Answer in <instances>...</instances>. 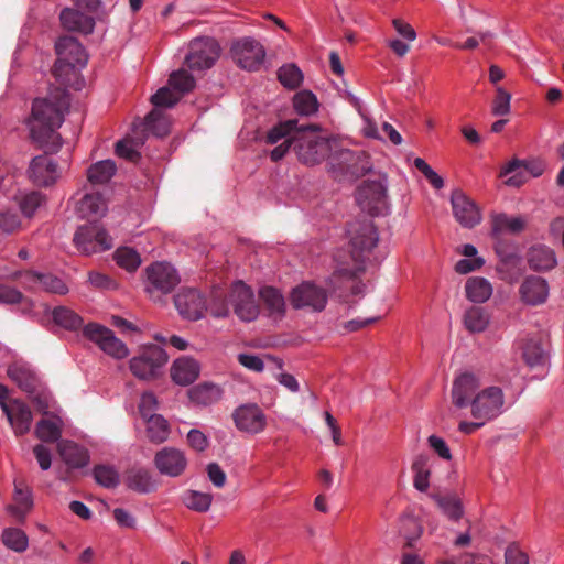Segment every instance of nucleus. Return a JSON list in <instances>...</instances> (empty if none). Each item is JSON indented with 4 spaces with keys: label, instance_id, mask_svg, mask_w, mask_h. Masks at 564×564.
Segmentation results:
<instances>
[{
    "label": "nucleus",
    "instance_id": "obj_34",
    "mask_svg": "<svg viewBox=\"0 0 564 564\" xmlns=\"http://www.w3.org/2000/svg\"><path fill=\"white\" fill-rule=\"evenodd\" d=\"M127 486L134 491L148 494L158 488V482L148 469L134 468L127 475Z\"/></svg>",
    "mask_w": 564,
    "mask_h": 564
},
{
    "label": "nucleus",
    "instance_id": "obj_32",
    "mask_svg": "<svg viewBox=\"0 0 564 564\" xmlns=\"http://www.w3.org/2000/svg\"><path fill=\"white\" fill-rule=\"evenodd\" d=\"M28 281L39 284L45 292L64 295L68 292L65 282L52 273H39L35 271H26Z\"/></svg>",
    "mask_w": 564,
    "mask_h": 564
},
{
    "label": "nucleus",
    "instance_id": "obj_22",
    "mask_svg": "<svg viewBox=\"0 0 564 564\" xmlns=\"http://www.w3.org/2000/svg\"><path fill=\"white\" fill-rule=\"evenodd\" d=\"M479 381L473 373L466 372L457 377L452 388V402L458 409L471 405L474 397L478 393Z\"/></svg>",
    "mask_w": 564,
    "mask_h": 564
},
{
    "label": "nucleus",
    "instance_id": "obj_4",
    "mask_svg": "<svg viewBox=\"0 0 564 564\" xmlns=\"http://www.w3.org/2000/svg\"><path fill=\"white\" fill-rule=\"evenodd\" d=\"M55 51L57 61L53 67V75L61 85L73 86L78 75L76 66H85L88 56L77 39L69 35L61 36L57 40Z\"/></svg>",
    "mask_w": 564,
    "mask_h": 564
},
{
    "label": "nucleus",
    "instance_id": "obj_7",
    "mask_svg": "<svg viewBox=\"0 0 564 564\" xmlns=\"http://www.w3.org/2000/svg\"><path fill=\"white\" fill-rule=\"evenodd\" d=\"M505 393L500 387H487L479 390L470 405L471 416L475 420L488 422L503 412Z\"/></svg>",
    "mask_w": 564,
    "mask_h": 564
},
{
    "label": "nucleus",
    "instance_id": "obj_59",
    "mask_svg": "<svg viewBox=\"0 0 564 564\" xmlns=\"http://www.w3.org/2000/svg\"><path fill=\"white\" fill-rule=\"evenodd\" d=\"M180 100V96H176L170 88H160L152 97L151 101L155 107H173Z\"/></svg>",
    "mask_w": 564,
    "mask_h": 564
},
{
    "label": "nucleus",
    "instance_id": "obj_56",
    "mask_svg": "<svg viewBox=\"0 0 564 564\" xmlns=\"http://www.w3.org/2000/svg\"><path fill=\"white\" fill-rule=\"evenodd\" d=\"M143 142L134 141L133 139H123L116 143V153L118 156L123 158L130 162H137L140 159V153L137 148Z\"/></svg>",
    "mask_w": 564,
    "mask_h": 564
},
{
    "label": "nucleus",
    "instance_id": "obj_5",
    "mask_svg": "<svg viewBox=\"0 0 564 564\" xmlns=\"http://www.w3.org/2000/svg\"><path fill=\"white\" fill-rule=\"evenodd\" d=\"M328 164L335 178L349 182L362 177L372 167L367 153L343 148L336 139L328 156Z\"/></svg>",
    "mask_w": 564,
    "mask_h": 564
},
{
    "label": "nucleus",
    "instance_id": "obj_36",
    "mask_svg": "<svg viewBox=\"0 0 564 564\" xmlns=\"http://www.w3.org/2000/svg\"><path fill=\"white\" fill-rule=\"evenodd\" d=\"M468 300L474 303H485L492 294V286L488 280L480 276L469 278L465 284Z\"/></svg>",
    "mask_w": 564,
    "mask_h": 564
},
{
    "label": "nucleus",
    "instance_id": "obj_19",
    "mask_svg": "<svg viewBox=\"0 0 564 564\" xmlns=\"http://www.w3.org/2000/svg\"><path fill=\"white\" fill-rule=\"evenodd\" d=\"M358 199L366 202L364 208L373 216L383 214L388 207L387 188L380 181L366 182L358 192Z\"/></svg>",
    "mask_w": 564,
    "mask_h": 564
},
{
    "label": "nucleus",
    "instance_id": "obj_23",
    "mask_svg": "<svg viewBox=\"0 0 564 564\" xmlns=\"http://www.w3.org/2000/svg\"><path fill=\"white\" fill-rule=\"evenodd\" d=\"M17 436L26 434L31 429L33 414L31 409L22 401L14 399L3 411Z\"/></svg>",
    "mask_w": 564,
    "mask_h": 564
},
{
    "label": "nucleus",
    "instance_id": "obj_17",
    "mask_svg": "<svg viewBox=\"0 0 564 564\" xmlns=\"http://www.w3.org/2000/svg\"><path fill=\"white\" fill-rule=\"evenodd\" d=\"M156 469L165 476L178 477L187 467V458L183 451L175 447H163L154 456Z\"/></svg>",
    "mask_w": 564,
    "mask_h": 564
},
{
    "label": "nucleus",
    "instance_id": "obj_12",
    "mask_svg": "<svg viewBox=\"0 0 564 564\" xmlns=\"http://www.w3.org/2000/svg\"><path fill=\"white\" fill-rule=\"evenodd\" d=\"M83 334L96 343L102 351L117 359H122L129 354L127 346L115 336L111 329L105 326L96 323L87 324L83 328Z\"/></svg>",
    "mask_w": 564,
    "mask_h": 564
},
{
    "label": "nucleus",
    "instance_id": "obj_10",
    "mask_svg": "<svg viewBox=\"0 0 564 564\" xmlns=\"http://www.w3.org/2000/svg\"><path fill=\"white\" fill-rule=\"evenodd\" d=\"M219 57L217 42L209 37L195 39L189 44L185 65L191 70H204L210 68Z\"/></svg>",
    "mask_w": 564,
    "mask_h": 564
},
{
    "label": "nucleus",
    "instance_id": "obj_42",
    "mask_svg": "<svg viewBox=\"0 0 564 564\" xmlns=\"http://www.w3.org/2000/svg\"><path fill=\"white\" fill-rule=\"evenodd\" d=\"M431 497L446 517L452 520H458L462 518L463 507L460 500L456 496L433 494Z\"/></svg>",
    "mask_w": 564,
    "mask_h": 564
},
{
    "label": "nucleus",
    "instance_id": "obj_53",
    "mask_svg": "<svg viewBox=\"0 0 564 564\" xmlns=\"http://www.w3.org/2000/svg\"><path fill=\"white\" fill-rule=\"evenodd\" d=\"M212 500L213 497L210 494L196 490H189L183 497L185 506L197 512H206L210 508Z\"/></svg>",
    "mask_w": 564,
    "mask_h": 564
},
{
    "label": "nucleus",
    "instance_id": "obj_15",
    "mask_svg": "<svg viewBox=\"0 0 564 564\" xmlns=\"http://www.w3.org/2000/svg\"><path fill=\"white\" fill-rule=\"evenodd\" d=\"M327 303L326 291L311 282H303L293 289L291 293V304L294 308H308L314 312H321Z\"/></svg>",
    "mask_w": 564,
    "mask_h": 564
},
{
    "label": "nucleus",
    "instance_id": "obj_31",
    "mask_svg": "<svg viewBox=\"0 0 564 564\" xmlns=\"http://www.w3.org/2000/svg\"><path fill=\"white\" fill-rule=\"evenodd\" d=\"M187 394L191 402L206 406L217 402L221 398L223 391L214 383L203 382L192 387Z\"/></svg>",
    "mask_w": 564,
    "mask_h": 564
},
{
    "label": "nucleus",
    "instance_id": "obj_52",
    "mask_svg": "<svg viewBox=\"0 0 564 564\" xmlns=\"http://www.w3.org/2000/svg\"><path fill=\"white\" fill-rule=\"evenodd\" d=\"M116 263L129 272L135 271L141 264L140 254L129 247L118 248L115 252Z\"/></svg>",
    "mask_w": 564,
    "mask_h": 564
},
{
    "label": "nucleus",
    "instance_id": "obj_51",
    "mask_svg": "<svg viewBox=\"0 0 564 564\" xmlns=\"http://www.w3.org/2000/svg\"><path fill=\"white\" fill-rule=\"evenodd\" d=\"M300 128L297 119H289L272 128L267 134V143L275 144L282 139L291 138Z\"/></svg>",
    "mask_w": 564,
    "mask_h": 564
},
{
    "label": "nucleus",
    "instance_id": "obj_11",
    "mask_svg": "<svg viewBox=\"0 0 564 564\" xmlns=\"http://www.w3.org/2000/svg\"><path fill=\"white\" fill-rule=\"evenodd\" d=\"M230 51L236 64L247 70L259 69L265 57L263 46L251 37H242L235 41Z\"/></svg>",
    "mask_w": 564,
    "mask_h": 564
},
{
    "label": "nucleus",
    "instance_id": "obj_21",
    "mask_svg": "<svg viewBox=\"0 0 564 564\" xmlns=\"http://www.w3.org/2000/svg\"><path fill=\"white\" fill-rule=\"evenodd\" d=\"M544 171V165L539 161L524 162L520 160L510 161L500 172V176L512 174L506 184L510 186H520L527 181V174L538 177Z\"/></svg>",
    "mask_w": 564,
    "mask_h": 564
},
{
    "label": "nucleus",
    "instance_id": "obj_45",
    "mask_svg": "<svg viewBox=\"0 0 564 564\" xmlns=\"http://www.w3.org/2000/svg\"><path fill=\"white\" fill-rule=\"evenodd\" d=\"M52 316L56 325L67 330H77L84 323L83 318L77 313L64 306L54 308Z\"/></svg>",
    "mask_w": 564,
    "mask_h": 564
},
{
    "label": "nucleus",
    "instance_id": "obj_61",
    "mask_svg": "<svg viewBox=\"0 0 564 564\" xmlns=\"http://www.w3.org/2000/svg\"><path fill=\"white\" fill-rule=\"evenodd\" d=\"M158 409V400L152 392H144L141 395L139 412L143 419L155 415L154 411Z\"/></svg>",
    "mask_w": 564,
    "mask_h": 564
},
{
    "label": "nucleus",
    "instance_id": "obj_18",
    "mask_svg": "<svg viewBox=\"0 0 564 564\" xmlns=\"http://www.w3.org/2000/svg\"><path fill=\"white\" fill-rule=\"evenodd\" d=\"M236 427L239 431L257 434L264 430L267 421L262 410L257 404H243L232 413Z\"/></svg>",
    "mask_w": 564,
    "mask_h": 564
},
{
    "label": "nucleus",
    "instance_id": "obj_3",
    "mask_svg": "<svg viewBox=\"0 0 564 564\" xmlns=\"http://www.w3.org/2000/svg\"><path fill=\"white\" fill-rule=\"evenodd\" d=\"M335 139L321 134L318 124H300L293 135V151L299 160L307 165L318 164L328 158Z\"/></svg>",
    "mask_w": 564,
    "mask_h": 564
},
{
    "label": "nucleus",
    "instance_id": "obj_38",
    "mask_svg": "<svg viewBox=\"0 0 564 564\" xmlns=\"http://www.w3.org/2000/svg\"><path fill=\"white\" fill-rule=\"evenodd\" d=\"M14 506L10 507L11 512L17 517H24L33 506L32 494L29 487L22 480L14 481Z\"/></svg>",
    "mask_w": 564,
    "mask_h": 564
},
{
    "label": "nucleus",
    "instance_id": "obj_16",
    "mask_svg": "<svg viewBox=\"0 0 564 564\" xmlns=\"http://www.w3.org/2000/svg\"><path fill=\"white\" fill-rule=\"evenodd\" d=\"M50 153L44 150V154L33 158L29 164V180L36 186H52L59 177L58 165Z\"/></svg>",
    "mask_w": 564,
    "mask_h": 564
},
{
    "label": "nucleus",
    "instance_id": "obj_2",
    "mask_svg": "<svg viewBox=\"0 0 564 564\" xmlns=\"http://www.w3.org/2000/svg\"><path fill=\"white\" fill-rule=\"evenodd\" d=\"M348 235L350 237V258L354 261V267H338L332 279H355L365 270L364 262L378 242L377 229L372 221L368 219L350 224L348 228Z\"/></svg>",
    "mask_w": 564,
    "mask_h": 564
},
{
    "label": "nucleus",
    "instance_id": "obj_27",
    "mask_svg": "<svg viewBox=\"0 0 564 564\" xmlns=\"http://www.w3.org/2000/svg\"><path fill=\"white\" fill-rule=\"evenodd\" d=\"M62 25L68 31H75L83 34L93 32L95 21L91 17L76 9L66 8L59 15Z\"/></svg>",
    "mask_w": 564,
    "mask_h": 564
},
{
    "label": "nucleus",
    "instance_id": "obj_54",
    "mask_svg": "<svg viewBox=\"0 0 564 564\" xmlns=\"http://www.w3.org/2000/svg\"><path fill=\"white\" fill-rule=\"evenodd\" d=\"M169 84L181 94L189 93L195 87V78L185 69H178L170 75Z\"/></svg>",
    "mask_w": 564,
    "mask_h": 564
},
{
    "label": "nucleus",
    "instance_id": "obj_1",
    "mask_svg": "<svg viewBox=\"0 0 564 564\" xmlns=\"http://www.w3.org/2000/svg\"><path fill=\"white\" fill-rule=\"evenodd\" d=\"M69 106L65 89H53L47 97L36 98L28 120L31 138L46 152H57L62 145L57 129L63 122L64 111Z\"/></svg>",
    "mask_w": 564,
    "mask_h": 564
},
{
    "label": "nucleus",
    "instance_id": "obj_39",
    "mask_svg": "<svg viewBox=\"0 0 564 564\" xmlns=\"http://www.w3.org/2000/svg\"><path fill=\"white\" fill-rule=\"evenodd\" d=\"M23 216L28 219L32 218L36 210L46 203V196L39 191L22 193L14 197Z\"/></svg>",
    "mask_w": 564,
    "mask_h": 564
},
{
    "label": "nucleus",
    "instance_id": "obj_44",
    "mask_svg": "<svg viewBox=\"0 0 564 564\" xmlns=\"http://www.w3.org/2000/svg\"><path fill=\"white\" fill-rule=\"evenodd\" d=\"M144 129L155 137L163 138L170 132V121L160 109H153L144 119Z\"/></svg>",
    "mask_w": 564,
    "mask_h": 564
},
{
    "label": "nucleus",
    "instance_id": "obj_37",
    "mask_svg": "<svg viewBox=\"0 0 564 564\" xmlns=\"http://www.w3.org/2000/svg\"><path fill=\"white\" fill-rule=\"evenodd\" d=\"M429 464L430 457L426 454H417L411 466L414 473L413 486L421 492H425L430 486L431 470Z\"/></svg>",
    "mask_w": 564,
    "mask_h": 564
},
{
    "label": "nucleus",
    "instance_id": "obj_48",
    "mask_svg": "<svg viewBox=\"0 0 564 564\" xmlns=\"http://www.w3.org/2000/svg\"><path fill=\"white\" fill-rule=\"evenodd\" d=\"M1 538L3 544L14 552L21 553L28 549L29 539L21 529L8 528L2 532Z\"/></svg>",
    "mask_w": 564,
    "mask_h": 564
},
{
    "label": "nucleus",
    "instance_id": "obj_58",
    "mask_svg": "<svg viewBox=\"0 0 564 564\" xmlns=\"http://www.w3.org/2000/svg\"><path fill=\"white\" fill-rule=\"evenodd\" d=\"M511 95L502 87L496 88L491 111L495 116H506L510 112Z\"/></svg>",
    "mask_w": 564,
    "mask_h": 564
},
{
    "label": "nucleus",
    "instance_id": "obj_29",
    "mask_svg": "<svg viewBox=\"0 0 564 564\" xmlns=\"http://www.w3.org/2000/svg\"><path fill=\"white\" fill-rule=\"evenodd\" d=\"M527 260L534 271H547L556 264L554 251L544 245L532 246L527 253Z\"/></svg>",
    "mask_w": 564,
    "mask_h": 564
},
{
    "label": "nucleus",
    "instance_id": "obj_63",
    "mask_svg": "<svg viewBox=\"0 0 564 564\" xmlns=\"http://www.w3.org/2000/svg\"><path fill=\"white\" fill-rule=\"evenodd\" d=\"M187 443L196 452H204L209 445L207 436L196 429H193L187 433Z\"/></svg>",
    "mask_w": 564,
    "mask_h": 564
},
{
    "label": "nucleus",
    "instance_id": "obj_62",
    "mask_svg": "<svg viewBox=\"0 0 564 564\" xmlns=\"http://www.w3.org/2000/svg\"><path fill=\"white\" fill-rule=\"evenodd\" d=\"M25 300L24 295L17 289L0 284V304H18Z\"/></svg>",
    "mask_w": 564,
    "mask_h": 564
},
{
    "label": "nucleus",
    "instance_id": "obj_25",
    "mask_svg": "<svg viewBox=\"0 0 564 564\" xmlns=\"http://www.w3.org/2000/svg\"><path fill=\"white\" fill-rule=\"evenodd\" d=\"M199 371V365L195 359L183 357L173 362L171 377L175 383L188 386L197 379Z\"/></svg>",
    "mask_w": 564,
    "mask_h": 564
},
{
    "label": "nucleus",
    "instance_id": "obj_55",
    "mask_svg": "<svg viewBox=\"0 0 564 564\" xmlns=\"http://www.w3.org/2000/svg\"><path fill=\"white\" fill-rule=\"evenodd\" d=\"M94 478L100 486L106 488H115L119 484L118 473L110 466H95Z\"/></svg>",
    "mask_w": 564,
    "mask_h": 564
},
{
    "label": "nucleus",
    "instance_id": "obj_46",
    "mask_svg": "<svg viewBox=\"0 0 564 564\" xmlns=\"http://www.w3.org/2000/svg\"><path fill=\"white\" fill-rule=\"evenodd\" d=\"M293 107L301 116H311L318 110L316 96L310 90H301L293 97Z\"/></svg>",
    "mask_w": 564,
    "mask_h": 564
},
{
    "label": "nucleus",
    "instance_id": "obj_43",
    "mask_svg": "<svg viewBox=\"0 0 564 564\" xmlns=\"http://www.w3.org/2000/svg\"><path fill=\"white\" fill-rule=\"evenodd\" d=\"M116 164L111 160H104L93 164L87 171L88 181L94 184H105L113 176Z\"/></svg>",
    "mask_w": 564,
    "mask_h": 564
},
{
    "label": "nucleus",
    "instance_id": "obj_64",
    "mask_svg": "<svg viewBox=\"0 0 564 564\" xmlns=\"http://www.w3.org/2000/svg\"><path fill=\"white\" fill-rule=\"evenodd\" d=\"M506 564H529L528 555L516 544H510L505 552Z\"/></svg>",
    "mask_w": 564,
    "mask_h": 564
},
{
    "label": "nucleus",
    "instance_id": "obj_14",
    "mask_svg": "<svg viewBox=\"0 0 564 564\" xmlns=\"http://www.w3.org/2000/svg\"><path fill=\"white\" fill-rule=\"evenodd\" d=\"M174 305L183 318L200 319L207 311L205 295L195 288H183L174 296Z\"/></svg>",
    "mask_w": 564,
    "mask_h": 564
},
{
    "label": "nucleus",
    "instance_id": "obj_49",
    "mask_svg": "<svg viewBox=\"0 0 564 564\" xmlns=\"http://www.w3.org/2000/svg\"><path fill=\"white\" fill-rule=\"evenodd\" d=\"M522 355L525 364L531 368L544 366L547 359L541 344L534 339L525 343Z\"/></svg>",
    "mask_w": 564,
    "mask_h": 564
},
{
    "label": "nucleus",
    "instance_id": "obj_40",
    "mask_svg": "<svg viewBox=\"0 0 564 564\" xmlns=\"http://www.w3.org/2000/svg\"><path fill=\"white\" fill-rule=\"evenodd\" d=\"M490 322V315L486 308L471 306L464 314V325L470 333L484 332Z\"/></svg>",
    "mask_w": 564,
    "mask_h": 564
},
{
    "label": "nucleus",
    "instance_id": "obj_30",
    "mask_svg": "<svg viewBox=\"0 0 564 564\" xmlns=\"http://www.w3.org/2000/svg\"><path fill=\"white\" fill-rule=\"evenodd\" d=\"M527 221L523 217H510L507 214H498L492 217L491 232L494 238L499 239L503 234L517 235L524 230Z\"/></svg>",
    "mask_w": 564,
    "mask_h": 564
},
{
    "label": "nucleus",
    "instance_id": "obj_13",
    "mask_svg": "<svg viewBox=\"0 0 564 564\" xmlns=\"http://www.w3.org/2000/svg\"><path fill=\"white\" fill-rule=\"evenodd\" d=\"M229 303L235 314L243 322H252L259 315V305L253 291L242 281L232 284L229 293Z\"/></svg>",
    "mask_w": 564,
    "mask_h": 564
},
{
    "label": "nucleus",
    "instance_id": "obj_50",
    "mask_svg": "<svg viewBox=\"0 0 564 564\" xmlns=\"http://www.w3.org/2000/svg\"><path fill=\"white\" fill-rule=\"evenodd\" d=\"M278 79L285 88L295 89L302 84L303 74L295 64H285L279 68Z\"/></svg>",
    "mask_w": 564,
    "mask_h": 564
},
{
    "label": "nucleus",
    "instance_id": "obj_28",
    "mask_svg": "<svg viewBox=\"0 0 564 564\" xmlns=\"http://www.w3.org/2000/svg\"><path fill=\"white\" fill-rule=\"evenodd\" d=\"M8 376L18 387L28 392L33 393L39 383L35 372L25 364L14 362L8 367Z\"/></svg>",
    "mask_w": 564,
    "mask_h": 564
},
{
    "label": "nucleus",
    "instance_id": "obj_20",
    "mask_svg": "<svg viewBox=\"0 0 564 564\" xmlns=\"http://www.w3.org/2000/svg\"><path fill=\"white\" fill-rule=\"evenodd\" d=\"M452 207L456 220L466 228H473L481 220L476 204L462 191H454L452 194Z\"/></svg>",
    "mask_w": 564,
    "mask_h": 564
},
{
    "label": "nucleus",
    "instance_id": "obj_24",
    "mask_svg": "<svg viewBox=\"0 0 564 564\" xmlns=\"http://www.w3.org/2000/svg\"><path fill=\"white\" fill-rule=\"evenodd\" d=\"M520 297L528 305L543 304L549 296V285L545 279L530 275L519 288Z\"/></svg>",
    "mask_w": 564,
    "mask_h": 564
},
{
    "label": "nucleus",
    "instance_id": "obj_6",
    "mask_svg": "<svg viewBox=\"0 0 564 564\" xmlns=\"http://www.w3.org/2000/svg\"><path fill=\"white\" fill-rule=\"evenodd\" d=\"M145 274V292L153 301H160L162 295L172 292L181 281L175 268L167 262L152 263Z\"/></svg>",
    "mask_w": 564,
    "mask_h": 564
},
{
    "label": "nucleus",
    "instance_id": "obj_8",
    "mask_svg": "<svg viewBox=\"0 0 564 564\" xmlns=\"http://www.w3.org/2000/svg\"><path fill=\"white\" fill-rule=\"evenodd\" d=\"M166 361V352L156 345H150L130 360V370L141 380H151L159 376Z\"/></svg>",
    "mask_w": 564,
    "mask_h": 564
},
{
    "label": "nucleus",
    "instance_id": "obj_33",
    "mask_svg": "<svg viewBox=\"0 0 564 564\" xmlns=\"http://www.w3.org/2000/svg\"><path fill=\"white\" fill-rule=\"evenodd\" d=\"M259 296L264 304L269 317L278 319L284 315L285 302L279 290L265 286L260 290Z\"/></svg>",
    "mask_w": 564,
    "mask_h": 564
},
{
    "label": "nucleus",
    "instance_id": "obj_57",
    "mask_svg": "<svg viewBox=\"0 0 564 564\" xmlns=\"http://www.w3.org/2000/svg\"><path fill=\"white\" fill-rule=\"evenodd\" d=\"M23 228L19 214L11 209L0 210V230L4 234H13Z\"/></svg>",
    "mask_w": 564,
    "mask_h": 564
},
{
    "label": "nucleus",
    "instance_id": "obj_35",
    "mask_svg": "<svg viewBox=\"0 0 564 564\" xmlns=\"http://www.w3.org/2000/svg\"><path fill=\"white\" fill-rule=\"evenodd\" d=\"M77 213L82 218H98L106 210V203L98 194H86L77 203Z\"/></svg>",
    "mask_w": 564,
    "mask_h": 564
},
{
    "label": "nucleus",
    "instance_id": "obj_60",
    "mask_svg": "<svg viewBox=\"0 0 564 564\" xmlns=\"http://www.w3.org/2000/svg\"><path fill=\"white\" fill-rule=\"evenodd\" d=\"M208 308H209L210 314L217 318L226 317L229 314L228 303L225 300V297L223 296V294L219 292H215L213 294V299H212L209 305H207V310Z\"/></svg>",
    "mask_w": 564,
    "mask_h": 564
},
{
    "label": "nucleus",
    "instance_id": "obj_47",
    "mask_svg": "<svg viewBox=\"0 0 564 564\" xmlns=\"http://www.w3.org/2000/svg\"><path fill=\"white\" fill-rule=\"evenodd\" d=\"M61 434L62 429L57 419H42L36 424L35 435L45 443L56 442L61 437Z\"/></svg>",
    "mask_w": 564,
    "mask_h": 564
},
{
    "label": "nucleus",
    "instance_id": "obj_26",
    "mask_svg": "<svg viewBox=\"0 0 564 564\" xmlns=\"http://www.w3.org/2000/svg\"><path fill=\"white\" fill-rule=\"evenodd\" d=\"M57 451L69 468H83L89 462L88 452L72 441L63 440L58 442Z\"/></svg>",
    "mask_w": 564,
    "mask_h": 564
},
{
    "label": "nucleus",
    "instance_id": "obj_41",
    "mask_svg": "<svg viewBox=\"0 0 564 564\" xmlns=\"http://www.w3.org/2000/svg\"><path fill=\"white\" fill-rule=\"evenodd\" d=\"M144 420L147 421V435L152 443L161 444L167 440L170 427L162 415H151Z\"/></svg>",
    "mask_w": 564,
    "mask_h": 564
},
{
    "label": "nucleus",
    "instance_id": "obj_9",
    "mask_svg": "<svg viewBox=\"0 0 564 564\" xmlns=\"http://www.w3.org/2000/svg\"><path fill=\"white\" fill-rule=\"evenodd\" d=\"M73 240L77 250L86 256L112 247V240L107 231L95 221L78 227Z\"/></svg>",
    "mask_w": 564,
    "mask_h": 564
}]
</instances>
